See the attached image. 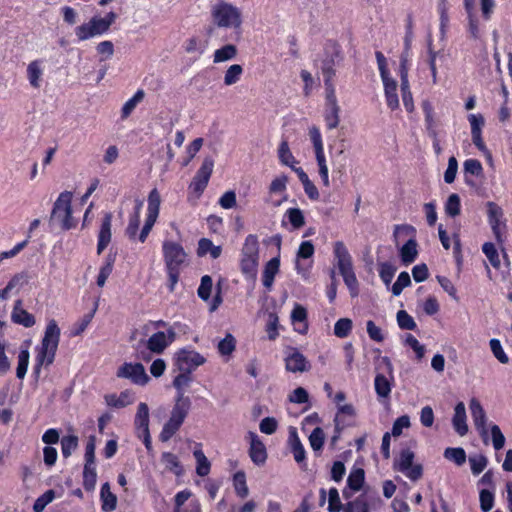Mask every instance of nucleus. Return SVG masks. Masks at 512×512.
Instances as JSON below:
<instances>
[{
  "instance_id": "0e129e2a",
  "label": "nucleus",
  "mask_w": 512,
  "mask_h": 512,
  "mask_svg": "<svg viewBox=\"0 0 512 512\" xmlns=\"http://www.w3.org/2000/svg\"><path fill=\"white\" fill-rule=\"evenodd\" d=\"M490 349L494 355V357L502 364H507L509 362V358L504 352L502 345L498 339H491L489 342Z\"/></svg>"
},
{
  "instance_id": "1a4fd4ad",
  "label": "nucleus",
  "mask_w": 512,
  "mask_h": 512,
  "mask_svg": "<svg viewBox=\"0 0 512 512\" xmlns=\"http://www.w3.org/2000/svg\"><path fill=\"white\" fill-rule=\"evenodd\" d=\"M325 95V114L324 121L328 129H334L339 124L340 106L335 95V89L332 83H326Z\"/></svg>"
},
{
  "instance_id": "49530a36",
  "label": "nucleus",
  "mask_w": 512,
  "mask_h": 512,
  "mask_svg": "<svg viewBox=\"0 0 512 512\" xmlns=\"http://www.w3.org/2000/svg\"><path fill=\"white\" fill-rule=\"evenodd\" d=\"M444 457L455 463L457 466H461L466 462V452L463 448L457 447V448H446L444 451Z\"/></svg>"
},
{
  "instance_id": "9b49d317",
  "label": "nucleus",
  "mask_w": 512,
  "mask_h": 512,
  "mask_svg": "<svg viewBox=\"0 0 512 512\" xmlns=\"http://www.w3.org/2000/svg\"><path fill=\"white\" fill-rule=\"evenodd\" d=\"M116 376L118 378L129 379L134 384L141 386L146 385L150 379L141 363L125 362L117 369Z\"/></svg>"
},
{
  "instance_id": "7c9ffc66",
  "label": "nucleus",
  "mask_w": 512,
  "mask_h": 512,
  "mask_svg": "<svg viewBox=\"0 0 512 512\" xmlns=\"http://www.w3.org/2000/svg\"><path fill=\"white\" fill-rule=\"evenodd\" d=\"M101 509L104 512H112L117 506V497L111 492L110 485L105 482L100 490Z\"/></svg>"
},
{
  "instance_id": "bb28decb",
  "label": "nucleus",
  "mask_w": 512,
  "mask_h": 512,
  "mask_svg": "<svg viewBox=\"0 0 512 512\" xmlns=\"http://www.w3.org/2000/svg\"><path fill=\"white\" fill-rule=\"evenodd\" d=\"M291 319L295 331H297L300 334H305L307 332V311L302 305H295L291 313Z\"/></svg>"
},
{
  "instance_id": "4d7b16f0",
  "label": "nucleus",
  "mask_w": 512,
  "mask_h": 512,
  "mask_svg": "<svg viewBox=\"0 0 512 512\" xmlns=\"http://www.w3.org/2000/svg\"><path fill=\"white\" fill-rule=\"evenodd\" d=\"M469 463L473 475H479L486 468L488 459L481 454L471 455L469 457Z\"/></svg>"
},
{
  "instance_id": "39448f33",
  "label": "nucleus",
  "mask_w": 512,
  "mask_h": 512,
  "mask_svg": "<svg viewBox=\"0 0 512 512\" xmlns=\"http://www.w3.org/2000/svg\"><path fill=\"white\" fill-rule=\"evenodd\" d=\"M343 56L340 46L333 40H327L322 51V74L325 77V84L336 74V67L339 66Z\"/></svg>"
},
{
  "instance_id": "a19ab883",
  "label": "nucleus",
  "mask_w": 512,
  "mask_h": 512,
  "mask_svg": "<svg viewBox=\"0 0 512 512\" xmlns=\"http://www.w3.org/2000/svg\"><path fill=\"white\" fill-rule=\"evenodd\" d=\"M144 96L145 93L142 89L137 90L136 93L124 103L121 109V118H128L134 111L138 103H140L143 100Z\"/></svg>"
},
{
  "instance_id": "bf43d9fd",
  "label": "nucleus",
  "mask_w": 512,
  "mask_h": 512,
  "mask_svg": "<svg viewBox=\"0 0 512 512\" xmlns=\"http://www.w3.org/2000/svg\"><path fill=\"white\" fill-rule=\"evenodd\" d=\"M396 267L391 263L385 262L380 264L379 275L386 286H389L395 275Z\"/></svg>"
},
{
  "instance_id": "72a5a7b5",
  "label": "nucleus",
  "mask_w": 512,
  "mask_h": 512,
  "mask_svg": "<svg viewBox=\"0 0 512 512\" xmlns=\"http://www.w3.org/2000/svg\"><path fill=\"white\" fill-rule=\"evenodd\" d=\"M341 276L343 277L344 283L347 286L350 295L352 297H356L359 294V282L355 275L353 266L345 268L339 271Z\"/></svg>"
},
{
  "instance_id": "2f4dec72",
  "label": "nucleus",
  "mask_w": 512,
  "mask_h": 512,
  "mask_svg": "<svg viewBox=\"0 0 512 512\" xmlns=\"http://www.w3.org/2000/svg\"><path fill=\"white\" fill-rule=\"evenodd\" d=\"M134 425L136 433L149 430V407L144 402L139 403L137 407Z\"/></svg>"
},
{
  "instance_id": "393cba45",
  "label": "nucleus",
  "mask_w": 512,
  "mask_h": 512,
  "mask_svg": "<svg viewBox=\"0 0 512 512\" xmlns=\"http://www.w3.org/2000/svg\"><path fill=\"white\" fill-rule=\"evenodd\" d=\"M285 367L288 371L296 373L307 371L310 368V365L302 353L294 350L286 357Z\"/></svg>"
},
{
  "instance_id": "864d4df0",
  "label": "nucleus",
  "mask_w": 512,
  "mask_h": 512,
  "mask_svg": "<svg viewBox=\"0 0 512 512\" xmlns=\"http://www.w3.org/2000/svg\"><path fill=\"white\" fill-rule=\"evenodd\" d=\"M243 74V68L239 64L231 65L225 72L224 75V84L227 86L233 85L237 83L241 75Z\"/></svg>"
},
{
  "instance_id": "3c124183",
  "label": "nucleus",
  "mask_w": 512,
  "mask_h": 512,
  "mask_svg": "<svg viewBox=\"0 0 512 512\" xmlns=\"http://www.w3.org/2000/svg\"><path fill=\"white\" fill-rule=\"evenodd\" d=\"M158 215H159V213H157V212H148L147 211L144 226L142 227V229L138 235V240L141 243H144L146 241L149 233L151 232V230L158 218Z\"/></svg>"
},
{
  "instance_id": "423d86ee",
  "label": "nucleus",
  "mask_w": 512,
  "mask_h": 512,
  "mask_svg": "<svg viewBox=\"0 0 512 512\" xmlns=\"http://www.w3.org/2000/svg\"><path fill=\"white\" fill-rule=\"evenodd\" d=\"M383 373H378L374 380L376 394L380 398H388L391 393L392 382L394 380L393 365L386 356L382 357L379 363Z\"/></svg>"
},
{
  "instance_id": "4468645a",
  "label": "nucleus",
  "mask_w": 512,
  "mask_h": 512,
  "mask_svg": "<svg viewBox=\"0 0 512 512\" xmlns=\"http://www.w3.org/2000/svg\"><path fill=\"white\" fill-rule=\"evenodd\" d=\"M312 428L309 441L312 449L317 452L320 451V417L317 412H314L303 419L302 431L308 433Z\"/></svg>"
},
{
  "instance_id": "473e14b6",
  "label": "nucleus",
  "mask_w": 512,
  "mask_h": 512,
  "mask_svg": "<svg viewBox=\"0 0 512 512\" xmlns=\"http://www.w3.org/2000/svg\"><path fill=\"white\" fill-rule=\"evenodd\" d=\"M161 462L165 465L166 470L176 476H182L184 468L177 455L171 452H163L161 455Z\"/></svg>"
},
{
  "instance_id": "c85d7f7f",
  "label": "nucleus",
  "mask_w": 512,
  "mask_h": 512,
  "mask_svg": "<svg viewBox=\"0 0 512 512\" xmlns=\"http://www.w3.org/2000/svg\"><path fill=\"white\" fill-rule=\"evenodd\" d=\"M279 267H280L279 257H273L265 264L264 270L262 273V282H263V285L267 289H270L271 286L273 285L275 276L279 271Z\"/></svg>"
},
{
  "instance_id": "052dcab7",
  "label": "nucleus",
  "mask_w": 512,
  "mask_h": 512,
  "mask_svg": "<svg viewBox=\"0 0 512 512\" xmlns=\"http://www.w3.org/2000/svg\"><path fill=\"white\" fill-rule=\"evenodd\" d=\"M312 263H313V261L311 258H307V260L305 258L296 259V262H295L296 271L299 275H301V277L304 280H308L310 277Z\"/></svg>"
},
{
  "instance_id": "0eeeda50",
  "label": "nucleus",
  "mask_w": 512,
  "mask_h": 512,
  "mask_svg": "<svg viewBox=\"0 0 512 512\" xmlns=\"http://www.w3.org/2000/svg\"><path fill=\"white\" fill-rule=\"evenodd\" d=\"M205 362V357L191 348H181L174 356V366L178 371L193 373V371Z\"/></svg>"
},
{
  "instance_id": "b1692460",
  "label": "nucleus",
  "mask_w": 512,
  "mask_h": 512,
  "mask_svg": "<svg viewBox=\"0 0 512 512\" xmlns=\"http://www.w3.org/2000/svg\"><path fill=\"white\" fill-rule=\"evenodd\" d=\"M61 330L58 326V323L55 319H50L47 322L44 336L40 342L41 345L52 347L58 349V345L60 342Z\"/></svg>"
},
{
  "instance_id": "6e6d98bb",
  "label": "nucleus",
  "mask_w": 512,
  "mask_h": 512,
  "mask_svg": "<svg viewBox=\"0 0 512 512\" xmlns=\"http://www.w3.org/2000/svg\"><path fill=\"white\" fill-rule=\"evenodd\" d=\"M352 320L350 318H341L334 325V334L339 338L347 337L352 330Z\"/></svg>"
},
{
  "instance_id": "774afa93",
  "label": "nucleus",
  "mask_w": 512,
  "mask_h": 512,
  "mask_svg": "<svg viewBox=\"0 0 512 512\" xmlns=\"http://www.w3.org/2000/svg\"><path fill=\"white\" fill-rule=\"evenodd\" d=\"M75 35L79 42L96 37L89 21L77 26L75 28Z\"/></svg>"
},
{
  "instance_id": "5fc2aeb1",
  "label": "nucleus",
  "mask_w": 512,
  "mask_h": 512,
  "mask_svg": "<svg viewBox=\"0 0 512 512\" xmlns=\"http://www.w3.org/2000/svg\"><path fill=\"white\" fill-rule=\"evenodd\" d=\"M78 446V437L67 435L61 439V452L64 458H68Z\"/></svg>"
},
{
  "instance_id": "603ef678",
  "label": "nucleus",
  "mask_w": 512,
  "mask_h": 512,
  "mask_svg": "<svg viewBox=\"0 0 512 512\" xmlns=\"http://www.w3.org/2000/svg\"><path fill=\"white\" fill-rule=\"evenodd\" d=\"M55 499V491L53 489H49L40 495L33 504L34 512H43L45 507L50 504Z\"/></svg>"
},
{
  "instance_id": "338daca9",
  "label": "nucleus",
  "mask_w": 512,
  "mask_h": 512,
  "mask_svg": "<svg viewBox=\"0 0 512 512\" xmlns=\"http://www.w3.org/2000/svg\"><path fill=\"white\" fill-rule=\"evenodd\" d=\"M445 211L451 217H455L460 214V197L457 194H451L448 197L445 205Z\"/></svg>"
},
{
  "instance_id": "f8f14e48",
  "label": "nucleus",
  "mask_w": 512,
  "mask_h": 512,
  "mask_svg": "<svg viewBox=\"0 0 512 512\" xmlns=\"http://www.w3.org/2000/svg\"><path fill=\"white\" fill-rule=\"evenodd\" d=\"M324 390L327 394L328 399L331 400V402L336 406L337 413L335 416L334 421H338V417L340 415H346L353 417L356 414L355 408L352 404L345 403L346 400V394L343 391H337L333 392L332 387L330 384L325 383Z\"/></svg>"
},
{
  "instance_id": "680f3d73",
  "label": "nucleus",
  "mask_w": 512,
  "mask_h": 512,
  "mask_svg": "<svg viewBox=\"0 0 512 512\" xmlns=\"http://www.w3.org/2000/svg\"><path fill=\"white\" fill-rule=\"evenodd\" d=\"M411 284V278L408 272H401L392 286V293L394 296H399L404 288Z\"/></svg>"
},
{
  "instance_id": "412c9836",
  "label": "nucleus",
  "mask_w": 512,
  "mask_h": 512,
  "mask_svg": "<svg viewBox=\"0 0 512 512\" xmlns=\"http://www.w3.org/2000/svg\"><path fill=\"white\" fill-rule=\"evenodd\" d=\"M488 220L497 242L502 243L501 218L503 216L502 209L494 202H488Z\"/></svg>"
},
{
  "instance_id": "20e7f679",
  "label": "nucleus",
  "mask_w": 512,
  "mask_h": 512,
  "mask_svg": "<svg viewBox=\"0 0 512 512\" xmlns=\"http://www.w3.org/2000/svg\"><path fill=\"white\" fill-rule=\"evenodd\" d=\"M72 197L70 191L61 192L54 202L50 222L59 223L62 230L67 231L77 226V221L72 215Z\"/></svg>"
},
{
  "instance_id": "2eb2a0df",
  "label": "nucleus",
  "mask_w": 512,
  "mask_h": 512,
  "mask_svg": "<svg viewBox=\"0 0 512 512\" xmlns=\"http://www.w3.org/2000/svg\"><path fill=\"white\" fill-rule=\"evenodd\" d=\"M469 408H470L474 426L478 430L484 443L487 444L488 431H487V427H486V421H487L486 412L483 409L481 403L476 398H472L470 400Z\"/></svg>"
},
{
  "instance_id": "ea45409f",
  "label": "nucleus",
  "mask_w": 512,
  "mask_h": 512,
  "mask_svg": "<svg viewBox=\"0 0 512 512\" xmlns=\"http://www.w3.org/2000/svg\"><path fill=\"white\" fill-rule=\"evenodd\" d=\"M233 486L238 497L244 499L248 496L249 489L246 483V474L244 471L239 470L233 475Z\"/></svg>"
},
{
  "instance_id": "f257e3e1",
  "label": "nucleus",
  "mask_w": 512,
  "mask_h": 512,
  "mask_svg": "<svg viewBox=\"0 0 512 512\" xmlns=\"http://www.w3.org/2000/svg\"><path fill=\"white\" fill-rule=\"evenodd\" d=\"M192 380V373L186 371H179V374L174 377L172 385L176 389V396L170 418L163 425L159 434L161 442L169 441L179 431L188 416L192 402L185 395V388L190 385Z\"/></svg>"
},
{
  "instance_id": "de8ad7c7",
  "label": "nucleus",
  "mask_w": 512,
  "mask_h": 512,
  "mask_svg": "<svg viewBox=\"0 0 512 512\" xmlns=\"http://www.w3.org/2000/svg\"><path fill=\"white\" fill-rule=\"evenodd\" d=\"M365 473L362 468H356L348 476L347 483L351 490L359 491L364 483Z\"/></svg>"
},
{
  "instance_id": "8fccbe9b",
  "label": "nucleus",
  "mask_w": 512,
  "mask_h": 512,
  "mask_svg": "<svg viewBox=\"0 0 512 512\" xmlns=\"http://www.w3.org/2000/svg\"><path fill=\"white\" fill-rule=\"evenodd\" d=\"M212 287V277L210 275L202 276L200 285L197 289L198 297L203 301H208L211 297Z\"/></svg>"
},
{
  "instance_id": "a878e982",
  "label": "nucleus",
  "mask_w": 512,
  "mask_h": 512,
  "mask_svg": "<svg viewBox=\"0 0 512 512\" xmlns=\"http://www.w3.org/2000/svg\"><path fill=\"white\" fill-rule=\"evenodd\" d=\"M466 408L463 402L456 404L454 408V416L452 418V425L458 435L464 436L468 432V425L466 423Z\"/></svg>"
},
{
  "instance_id": "a18cd8bd",
  "label": "nucleus",
  "mask_w": 512,
  "mask_h": 512,
  "mask_svg": "<svg viewBox=\"0 0 512 512\" xmlns=\"http://www.w3.org/2000/svg\"><path fill=\"white\" fill-rule=\"evenodd\" d=\"M97 481V473L95 466L84 465L83 469V487L86 491L91 492L95 489Z\"/></svg>"
},
{
  "instance_id": "37998d69",
  "label": "nucleus",
  "mask_w": 512,
  "mask_h": 512,
  "mask_svg": "<svg viewBox=\"0 0 512 512\" xmlns=\"http://www.w3.org/2000/svg\"><path fill=\"white\" fill-rule=\"evenodd\" d=\"M278 156L279 160L283 165L289 166L290 168H293L295 164L298 162L296 161L295 157L293 156L292 152L290 151L289 144L287 140H283L278 148Z\"/></svg>"
},
{
  "instance_id": "79ce46f5",
  "label": "nucleus",
  "mask_w": 512,
  "mask_h": 512,
  "mask_svg": "<svg viewBox=\"0 0 512 512\" xmlns=\"http://www.w3.org/2000/svg\"><path fill=\"white\" fill-rule=\"evenodd\" d=\"M414 453L410 449H404L401 451L399 457L394 461V469L403 472L406 471L413 464Z\"/></svg>"
},
{
  "instance_id": "aec40b11",
  "label": "nucleus",
  "mask_w": 512,
  "mask_h": 512,
  "mask_svg": "<svg viewBox=\"0 0 512 512\" xmlns=\"http://www.w3.org/2000/svg\"><path fill=\"white\" fill-rule=\"evenodd\" d=\"M288 443L294 460L302 467H306V452L295 428L289 431Z\"/></svg>"
},
{
  "instance_id": "f704fd0d",
  "label": "nucleus",
  "mask_w": 512,
  "mask_h": 512,
  "mask_svg": "<svg viewBox=\"0 0 512 512\" xmlns=\"http://www.w3.org/2000/svg\"><path fill=\"white\" fill-rule=\"evenodd\" d=\"M41 63V60H34L31 61L27 66V77L30 85L33 88L40 87V80L43 74Z\"/></svg>"
},
{
  "instance_id": "cd10ccee",
  "label": "nucleus",
  "mask_w": 512,
  "mask_h": 512,
  "mask_svg": "<svg viewBox=\"0 0 512 512\" xmlns=\"http://www.w3.org/2000/svg\"><path fill=\"white\" fill-rule=\"evenodd\" d=\"M30 341H24L20 347V351L18 353V364L16 368V376L18 379H23L27 373L30 353H29Z\"/></svg>"
},
{
  "instance_id": "69168bd1",
  "label": "nucleus",
  "mask_w": 512,
  "mask_h": 512,
  "mask_svg": "<svg viewBox=\"0 0 512 512\" xmlns=\"http://www.w3.org/2000/svg\"><path fill=\"white\" fill-rule=\"evenodd\" d=\"M397 323L401 329L414 330L416 328L414 319L405 310L397 312Z\"/></svg>"
},
{
  "instance_id": "6ab92c4d",
  "label": "nucleus",
  "mask_w": 512,
  "mask_h": 512,
  "mask_svg": "<svg viewBox=\"0 0 512 512\" xmlns=\"http://www.w3.org/2000/svg\"><path fill=\"white\" fill-rule=\"evenodd\" d=\"M104 400L107 406L121 409L134 403L135 393L130 389H126L121 391L119 395L115 393L106 394Z\"/></svg>"
},
{
  "instance_id": "c03bdc74",
  "label": "nucleus",
  "mask_w": 512,
  "mask_h": 512,
  "mask_svg": "<svg viewBox=\"0 0 512 512\" xmlns=\"http://www.w3.org/2000/svg\"><path fill=\"white\" fill-rule=\"evenodd\" d=\"M284 218L288 219L293 229H299L305 224L304 215L299 208L287 209ZM282 224H285V219L282 220Z\"/></svg>"
},
{
  "instance_id": "9d476101",
  "label": "nucleus",
  "mask_w": 512,
  "mask_h": 512,
  "mask_svg": "<svg viewBox=\"0 0 512 512\" xmlns=\"http://www.w3.org/2000/svg\"><path fill=\"white\" fill-rule=\"evenodd\" d=\"M165 267L181 268L185 262L186 252L183 246L175 241L165 240L162 244Z\"/></svg>"
},
{
  "instance_id": "4c0bfd02",
  "label": "nucleus",
  "mask_w": 512,
  "mask_h": 512,
  "mask_svg": "<svg viewBox=\"0 0 512 512\" xmlns=\"http://www.w3.org/2000/svg\"><path fill=\"white\" fill-rule=\"evenodd\" d=\"M199 448H195L193 451V456L196 459L197 465H196V473L197 475L204 477L207 476L210 473L211 464L207 457L205 456L204 452L200 448V444H198Z\"/></svg>"
},
{
  "instance_id": "a211bd4d",
  "label": "nucleus",
  "mask_w": 512,
  "mask_h": 512,
  "mask_svg": "<svg viewBox=\"0 0 512 512\" xmlns=\"http://www.w3.org/2000/svg\"><path fill=\"white\" fill-rule=\"evenodd\" d=\"M112 214L106 213L102 220L97 239V254L100 255L110 244L112 233Z\"/></svg>"
},
{
  "instance_id": "7ed1b4c3",
  "label": "nucleus",
  "mask_w": 512,
  "mask_h": 512,
  "mask_svg": "<svg viewBox=\"0 0 512 512\" xmlns=\"http://www.w3.org/2000/svg\"><path fill=\"white\" fill-rule=\"evenodd\" d=\"M213 23L220 28H232L240 35L242 25L241 11L234 5L220 1L211 9Z\"/></svg>"
},
{
  "instance_id": "58836bf2",
  "label": "nucleus",
  "mask_w": 512,
  "mask_h": 512,
  "mask_svg": "<svg viewBox=\"0 0 512 512\" xmlns=\"http://www.w3.org/2000/svg\"><path fill=\"white\" fill-rule=\"evenodd\" d=\"M237 55V47L233 44H226L215 50L213 55L214 63H221L235 58Z\"/></svg>"
},
{
  "instance_id": "ddd939ff",
  "label": "nucleus",
  "mask_w": 512,
  "mask_h": 512,
  "mask_svg": "<svg viewBox=\"0 0 512 512\" xmlns=\"http://www.w3.org/2000/svg\"><path fill=\"white\" fill-rule=\"evenodd\" d=\"M175 338V330L172 327H169L167 332L158 331L152 334L147 340L146 347L152 353L161 354L172 342H174Z\"/></svg>"
},
{
  "instance_id": "6e6552de",
  "label": "nucleus",
  "mask_w": 512,
  "mask_h": 512,
  "mask_svg": "<svg viewBox=\"0 0 512 512\" xmlns=\"http://www.w3.org/2000/svg\"><path fill=\"white\" fill-rule=\"evenodd\" d=\"M213 168L214 160L211 157H206L189 184V194H194L196 198L203 194L213 173Z\"/></svg>"
},
{
  "instance_id": "5701e85b",
  "label": "nucleus",
  "mask_w": 512,
  "mask_h": 512,
  "mask_svg": "<svg viewBox=\"0 0 512 512\" xmlns=\"http://www.w3.org/2000/svg\"><path fill=\"white\" fill-rule=\"evenodd\" d=\"M333 255L339 271L353 266L352 257L343 241L333 243Z\"/></svg>"
},
{
  "instance_id": "e2e57ef3",
  "label": "nucleus",
  "mask_w": 512,
  "mask_h": 512,
  "mask_svg": "<svg viewBox=\"0 0 512 512\" xmlns=\"http://www.w3.org/2000/svg\"><path fill=\"white\" fill-rule=\"evenodd\" d=\"M344 512H368L366 495H360L354 501L349 502L345 507Z\"/></svg>"
},
{
  "instance_id": "13d9d810",
  "label": "nucleus",
  "mask_w": 512,
  "mask_h": 512,
  "mask_svg": "<svg viewBox=\"0 0 512 512\" xmlns=\"http://www.w3.org/2000/svg\"><path fill=\"white\" fill-rule=\"evenodd\" d=\"M482 251L485 254V256L488 258L490 264L494 268L500 267L499 254H498L497 249L493 243H491V242L484 243L482 246Z\"/></svg>"
},
{
  "instance_id": "f3484780",
  "label": "nucleus",
  "mask_w": 512,
  "mask_h": 512,
  "mask_svg": "<svg viewBox=\"0 0 512 512\" xmlns=\"http://www.w3.org/2000/svg\"><path fill=\"white\" fill-rule=\"evenodd\" d=\"M248 437L250 439L249 457L251 461L257 466L264 465L267 460V450L264 443L252 431L248 432Z\"/></svg>"
},
{
  "instance_id": "e433bc0d",
  "label": "nucleus",
  "mask_w": 512,
  "mask_h": 512,
  "mask_svg": "<svg viewBox=\"0 0 512 512\" xmlns=\"http://www.w3.org/2000/svg\"><path fill=\"white\" fill-rule=\"evenodd\" d=\"M385 97L388 107L391 110H395L399 108V99L396 93L397 90V82L395 80H390L383 82Z\"/></svg>"
},
{
  "instance_id": "dca6fc26",
  "label": "nucleus",
  "mask_w": 512,
  "mask_h": 512,
  "mask_svg": "<svg viewBox=\"0 0 512 512\" xmlns=\"http://www.w3.org/2000/svg\"><path fill=\"white\" fill-rule=\"evenodd\" d=\"M35 351L33 373L38 376L43 366L48 367L53 364L57 349L39 344Z\"/></svg>"
},
{
  "instance_id": "09e8293b",
  "label": "nucleus",
  "mask_w": 512,
  "mask_h": 512,
  "mask_svg": "<svg viewBox=\"0 0 512 512\" xmlns=\"http://www.w3.org/2000/svg\"><path fill=\"white\" fill-rule=\"evenodd\" d=\"M464 174L465 181L467 184H473L467 177V175L479 176L482 174L483 168L482 164L477 159H468L464 162Z\"/></svg>"
},
{
  "instance_id": "c9c22d12",
  "label": "nucleus",
  "mask_w": 512,
  "mask_h": 512,
  "mask_svg": "<svg viewBox=\"0 0 512 512\" xmlns=\"http://www.w3.org/2000/svg\"><path fill=\"white\" fill-rule=\"evenodd\" d=\"M418 255L417 242L415 239H409L400 249V257L405 265L415 261Z\"/></svg>"
},
{
  "instance_id": "f03ea898",
  "label": "nucleus",
  "mask_w": 512,
  "mask_h": 512,
  "mask_svg": "<svg viewBox=\"0 0 512 512\" xmlns=\"http://www.w3.org/2000/svg\"><path fill=\"white\" fill-rule=\"evenodd\" d=\"M259 265V241L255 234L246 236L240 252V271L246 279H255Z\"/></svg>"
},
{
  "instance_id": "c756f323",
  "label": "nucleus",
  "mask_w": 512,
  "mask_h": 512,
  "mask_svg": "<svg viewBox=\"0 0 512 512\" xmlns=\"http://www.w3.org/2000/svg\"><path fill=\"white\" fill-rule=\"evenodd\" d=\"M142 207V202H138L134 212L130 214L128 225L125 230V234L130 241H135L138 239V229L140 226V211Z\"/></svg>"
},
{
  "instance_id": "4be33fe9",
  "label": "nucleus",
  "mask_w": 512,
  "mask_h": 512,
  "mask_svg": "<svg viewBox=\"0 0 512 512\" xmlns=\"http://www.w3.org/2000/svg\"><path fill=\"white\" fill-rule=\"evenodd\" d=\"M11 320L13 323L22 325L25 328H31L36 323L34 315L22 308V301L20 299L15 301Z\"/></svg>"
}]
</instances>
